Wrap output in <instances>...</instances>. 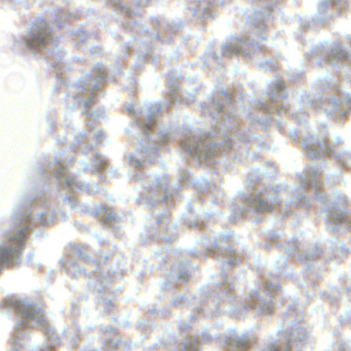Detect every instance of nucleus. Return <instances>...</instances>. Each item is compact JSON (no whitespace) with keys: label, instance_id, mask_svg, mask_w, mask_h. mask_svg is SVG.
<instances>
[{"label":"nucleus","instance_id":"1","mask_svg":"<svg viewBox=\"0 0 351 351\" xmlns=\"http://www.w3.org/2000/svg\"><path fill=\"white\" fill-rule=\"evenodd\" d=\"M26 230L19 231L16 236L10 239L9 245L0 247V263L9 264L12 259L18 257L19 250L25 239Z\"/></svg>","mask_w":351,"mask_h":351},{"label":"nucleus","instance_id":"2","mask_svg":"<svg viewBox=\"0 0 351 351\" xmlns=\"http://www.w3.org/2000/svg\"><path fill=\"white\" fill-rule=\"evenodd\" d=\"M49 32L45 23L40 22L35 24L33 31L27 40V45L29 47L37 48L47 43Z\"/></svg>","mask_w":351,"mask_h":351},{"label":"nucleus","instance_id":"3","mask_svg":"<svg viewBox=\"0 0 351 351\" xmlns=\"http://www.w3.org/2000/svg\"><path fill=\"white\" fill-rule=\"evenodd\" d=\"M24 317H27V318H29V319H34V316H33V313L31 312L30 313H25L24 314Z\"/></svg>","mask_w":351,"mask_h":351}]
</instances>
